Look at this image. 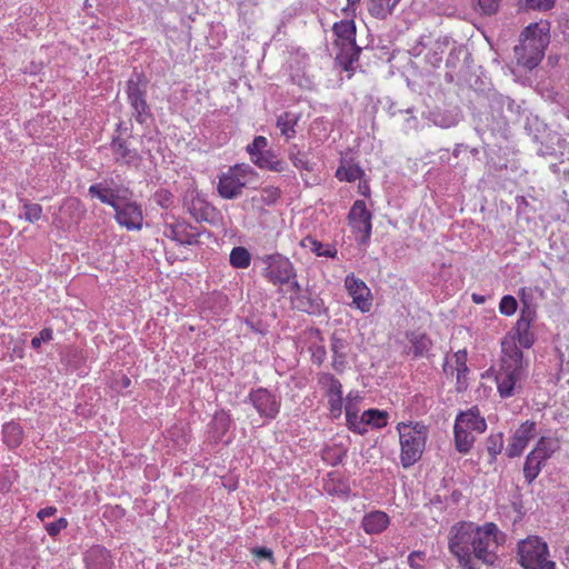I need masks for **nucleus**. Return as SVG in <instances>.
Returning <instances> with one entry per match:
<instances>
[{
  "mask_svg": "<svg viewBox=\"0 0 569 569\" xmlns=\"http://www.w3.org/2000/svg\"><path fill=\"white\" fill-rule=\"evenodd\" d=\"M500 536L493 522L459 521L448 532V549L462 569H481L497 561Z\"/></svg>",
  "mask_w": 569,
  "mask_h": 569,
  "instance_id": "obj_1",
  "label": "nucleus"
},
{
  "mask_svg": "<svg viewBox=\"0 0 569 569\" xmlns=\"http://www.w3.org/2000/svg\"><path fill=\"white\" fill-rule=\"evenodd\" d=\"M501 353L495 370V382L500 398L513 397L527 377L528 362L512 338L501 340Z\"/></svg>",
  "mask_w": 569,
  "mask_h": 569,
  "instance_id": "obj_2",
  "label": "nucleus"
},
{
  "mask_svg": "<svg viewBox=\"0 0 569 569\" xmlns=\"http://www.w3.org/2000/svg\"><path fill=\"white\" fill-rule=\"evenodd\" d=\"M549 43V28L539 23H530L521 34L520 44L515 47L518 64L528 70L536 68L543 58Z\"/></svg>",
  "mask_w": 569,
  "mask_h": 569,
  "instance_id": "obj_3",
  "label": "nucleus"
},
{
  "mask_svg": "<svg viewBox=\"0 0 569 569\" xmlns=\"http://www.w3.org/2000/svg\"><path fill=\"white\" fill-rule=\"evenodd\" d=\"M400 461L409 468L420 460L428 438V427L421 421L399 422Z\"/></svg>",
  "mask_w": 569,
  "mask_h": 569,
  "instance_id": "obj_4",
  "label": "nucleus"
},
{
  "mask_svg": "<svg viewBox=\"0 0 569 569\" xmlns=\"http://www.w3.org/2000/svg\"><path fill=\"white\" fill-rule=\"evenodd\" d=\"M333 48L337 50L336 62L347 72L353 71L361 48L357 46V28L353 19L340 20L332 26Z\"/></svg>",
  "mask_w": 569,
  "mask_h": 569,
  "instance_id": "obj_5",
  "label": "nucleus"
},
{
  "mask_svg": "<svg viewBox=\"0 0 569 569\" xmlns=\"http://www.w3.org/2000/svg\"><path fill=\"white\" fill-rule=\"evenodd\" d=\"M487 422L477 406L458 413L453 426L455 447L458 452L468 453L476 441L475 433H483Z\"/></svg>",
  "mask_w": 569,
  "mask_h": 569,
  "instance_id": "obj_6",
  "label": "nucleus"
},
{
  "mask_svg": "<svg viewBox=\"0 0 569 569\" xmlns=\"http://www.w3.org/2000/svg\"><path fill=\"white\" fill-rule=\"evenodd\" d=\"M518 556L523 569H556L547 542L538 536H529L521 540L518 543Z\"/></svg>",
  "mask_w": 569,
  "mask_h": 569,
  "instance_id": "obj_7",
  "label": "nucleus"
},
{
  "mask_svg": "<svg viewBox=\"0 0 569 569\" xmlns=\"http://www.w3.org/2000/svg\"><path fill=\"white\" fill-rule=\"evenodd\" d=\"M269 147V141L263 136L254 137L253 141L246 147L251 162L259 169L272 172H283L287 169V162Z\"/></svg>",
  "mask_w": 569,
  "mask_h": 569,
  "instance_id": "obj_8",
  "label": "nucleus"
},
{
  "mask_svg": "<svg viewBox=\"0 0 569 569\" xmlns=\"http://www.w3.org/2000/svg\"><path fill=\"white\" fill-rule=\"evenodd\" d=\"M250 166L241 163L230 167L219 176L218 193L223 199H236L242 194L248 182V176L252 173Z\"/></svg>",
  "mask_w": 569,
  "mask_h": 569,
  "instance_id": "obj_9",
  "label": "nucleus"
},
{
  "mask_svg": "<svg viewBox=\"0 0 569 569\" xmlns=\"http://www.w3.org/2000/svg\"><path fill=\"white\" fill-rule=\"evenodd\" d=\"M263 262L266 267L262 274L274 286L287 284L297 277L293 263L280 253L267 256Z\"/></svg>",
  "mask_w": 569,
  "mask_h": 569,
  "instance_id": "obj_10",
  "label": "nucleus"
},
{
  "mask_svg": "<svg viewBox=\"0 0 569 569\" xmlns=\"http://www.w3.org/2000/svg\"><path fill=\"white\" fill-rule=\"evenodd\" d=\"M162 234L178 244L192 246L199 242L200 231L186 220L174 217L169 220V214H166Z\"/></svg>",
  "mask_w": 569,
  "mask_h": 569,
  "instance_id": "obj_11",
  "label": "nucleus"
},
{
  "mask_svg": "<svg viewBox=\"0 0 569 569\" xmlns=\"http://www.w3.org/2000/svg\"><path fill=\"white\" fill-rule=\"evenodd\" d=\"M537 317L536 310L525 302L520 311V316L513 327V332L508 333L505 338H512L519 348L529 349L536 341L531 326Z\"/></svg>",
  "mask_w": 569,
  "mask_h": 569,
  "instance_id": "obj_12",
  "label": "nucleus"
},
{
  "mask_svg": "<svg viewBox=\"0 0 569 569\" xmlns=\"http://www.w3.org/2000/svg\"><path fill=\"white\" fill-rule=\"evenodd\" d=\"M317 380L328 400V410L331 417L335 419L340 418L343 409L342 385L340 380L330 372L318 373Z\"/></svg>",
  "mask_w": 569,
  "mask_h": 569,
  "instance_id": "obj_13",
  "label": "nucleus"
},
{
  "mask_svg": "<svg viewBox=\"0 0 569 569\" xmlns=\"http://www.w3.org/2000/svg\"><path fill=\"white\" fill-rule=\"evenodd\" d=\"M127 96L136 120L143 123L149 116V106L146 100V79L142 73H137L134 78L128 80Z\"/></svg>",
  "mask_w": 569,
  "mask_h": 569,
  "instance_id": "obj_14",
  "label": "nucleus"
},
{
  "mask_svg": "<svg viewBox=\"0 0 569 569\" xmlns=\"http://www.w3.org/2000/svg\"><path fill=\"white\" fill-rule=\"evenodd\" d=\"M345 288L352 298V307L363 313L371 310L373 296L363 280L356 277L353 273L347 274L345 278Z\"/></svg>",
  "mask_w": 569,
  "mask_h": 569,
  "instance_id": "obj_15",
  "label": "nucleus"
},
{
  "mask_svg": "<svg viewBox=\"0 0 569 569\" xmlns=\"http://www.w3.org/2000/svg\"><path fill=\"white\" fill-rule=\"evenodd\" d=\"M372 213L363 200H356L348 213L349 226L352 232L360 234V242L366 243L372 230Z\"/></svg>",
  "mask_w": 569,
  "mask_h": 569,
  "instance_id": "obj_16",
  "label": "nucleus"
},
{
  "mask_svg": "<svg viewBox=\"0 0 569 569\" xmlns=\"http://www.w3.org/2000/svg\"><path fill=\"white\" fill-rule=\"evenodd\" d=\"M249 400L258 413L267 419H274L279 413L280 400L264 388H258L249 393Z\"/></svg>",
  "mask_w": 569,
  "mask_h": 569,
  "instance_id": "obj_17",
  "label": "nucleus"
},
{
  "mask_svg": "<svg viewBox=\"0 0 569 569\" xmlns=\"http://www.w3.org/2000/svg\"><path fill=\"white\" fill-rule=\"evenodd\" d=\"M116 221L127 230H141L143 223V213L141 206L134 201L118 203L114 208Z\"/></svg>",
  "mask_w": 569,
  "mask_h": 569,
  "instance_id": "obj_18",
  "label": "nucleus"
},
{
  "mask_svg": "<svg viewBox=\"0 0 569 569\" xmlns=\"http://www.w3.org/2000/svg\"><path fill=\"white\" fill-rule=\"evenodd\" d=\"M537 425L535 421L526 420L515 431L509 440L506 453L509 458H516L522 455L529 441L535 437Z\"/></svg>",
  "mask_w": 569,
  "mask_h": 569,
  "instance_id": "obj_19",
  "label": "nucleus"
},
{
  "mask_svg": "<svg viewBox=\"0 0 569 569\" xmlns=\"http://www.w3.org/2000/svg\"><path fill=\"white\" fill-rule=\"evenodd\" d=\"M183 204L197 221H209L214 212V208L197 189L186 192Z\"/></svg>",
  "mask_w": 569,
  "mask_h": 569,
  "instance_id": "obj_20",
  "label": "nucleus"
},
{
  "mask_svg": "<svg viewBox=\"0 0 569 569\" xmlns=\"http://www.w3.org/2000/svg\"><path fill=\"white\" fill-rule=\"evenodd\" d=\"M83 212L81 201L77 198H69L59 208V214L54 221H58L61 228H69L80 221Z\"/></svg>",
  "mask_w": 569,
  "mask_h": 569,
  "instance_id": "obj_21",
  "label": "nucleus"
},
{
  "mask_svg": "<svg viewBox=\"0 0 569 569\" xmlns=\"http://www.w3.org/2000/svg\"><path fill=\"white\" fill-rule=\"evenodd\" d=\"M110 148L116 162L119 164L137 166L141 160L138 150L130 148L128 142L120 137L111 141Z\"/></svg>",
  "mask_w": 569,
  "mask_h": 569,
  "instance_id": "obj_22",
  "label": "nucleus"
},
{
  "mask_svg": "<svg viewBox=\"0 0 569 569\" xmlns=\"http://www.w3.org/2000/svg\"><path fill=\"white\" fill-rule=\"evenodd\" d=\"M390 525V517L381 510H375L362 517L361 526L366 533L378 535L385 531Z\"/></svg>",
  "mask_w": 569,
  "mask_h": 569,
  "instance_id": "obj_23",
  "label": "nucleus"
},
{
  "mask_svg": "<svg viewBox=\"0 0 569 569\" xmlns=\"http://www.w3.org/2000/svg\"><path fill=\"white\" fill-rule=\"evenodd\" d=\"M87 569H111L112 559L109 550L102 546H94L90 548L84 557Z\"/></svg>",
  "mask_w": 569,
  "mask_h": 569,
  "instance_id": "obj_24",
  "label": "nucleus"
},
{
  "mask_svg": "<svg viewBox=\"0 0 569 569\" xmlns=\"http://www.w3.org/2000/svg\"><path fill=\"white\" fill-rule=\"evenodd\" d=\"M406 337L412 346L415 357L427 355L433 346L431 338L425 332L410 331L407 332Z\"/></svg>",
  "mask_w": 569,
  "mask_h": 569,
  "instance_id": "obj_25",
  "label": "nucleus"
},
{
  "mask_svg": "<svg viewBox=\"0 0 569 569\" xmlns=\"http://www.w3.org/2000/svg\"><path fill=\"white\" fill-rule=\"evenodd\" d=\"M467 358H468V353H467L466 349L458 350L453 355V360H455L453 370L456 371L457 390L458 391H462L467 388V375L469 373V368L467 366Z\"/></svg>",
  "mask_w": 569,
  "mask_h": 569,
  "instance_id": "obj_26",
  "label": "nucleus"
},
{
  "mask_svg": "<svg viewBox=\"0 0 569 569\" xmlns=\"http://www.w3.org/2000/svg\"><path fill=\"white\" fill-rule=\"evenodd\" d=\"M300 246L305 249L310 250L318 257L336 258L337 249L332 244H323L311 236L305 237L300 241Z\"/></svg>",
  "mask_w": 569,
  "mask_h": 569,
  "instance_id": "obj_27",
  "label": "nucleus"
},
{
  "mask_svg": "<svg viewBox=\"0 0 569 569\" xmlns=\"http://www.w3.org/2000/svg\"><path fill=\"white\" fill-rule=\"evenodd\" d=\"M281 197V190L274 186L263 187L258 194L252 197V203L258 209H262L264 206L274 204Z\"/></svg>",
  "mask_w": 569,
  "mask_h": 569,
  "instance_id": "obj_28",
  "label": "nucleus"
},
{
  "mask_svg": "<svg viewBox=\"0 0 569 569\" xmlns=\"http://www.w3.org/2000/svg\"><path fill=\"white\" fill-rule=\"evenodd\" d=\"M560 448V442L558 438L552 437H541L535 448L530 451L535 456L540 457L542 460L549 459L556 451Z\"/></svg>",
  "mask_w": 569,
  "mask_h": 569,
  "instance_id": "obj_29",
  "label": "nucleus"
},
{
  "mask_svg": "<svg viewBox=\"0 0 569 569\" xmlns=\"http://www.w3.org/2000/svg\"><path fill=\"white\" fill-rule=\"evenodd\" d=\"M4 443L13 449L21 445L23 440L22 427L14 421L7 422L2 428Z\"/></svg>",
  "mask_w": 569,
  "mask_h": 569,
  "instance_id": "obj_30",
  "label": "nucleus"
},
{
  "mask_svg": "<svg viewBox=\"0 0 569 569\" xmlns=\"http://www.w3.org/2000/svg\"><path fill=\"white\" fill-rule=\"evenodd\" d=\"M276 126L280 130L281 136L286 140H290L296 136L297 118L289 112H283L277 118Z\"/></svg>",
  "mask_w": 569,
  "mask_h": 569,
  "instance_id": "obj_31",
  "label": "nucleus"
},
{
  "mask_svg": "<svg viewBox=\"0 0 569 569\" xmlns=\"http://www.w3.org/2000/svg\"><path fill=\"white\" fill-rule=\"evenodd\" d=\"M343 349V340L333 336L331 339V351L333 353L331 366L337 372H342L345 370L346 355Z\"/></svg>",
  "mask_w": 569,
  "mask_h": 569,
  "instance_id": "obj_32",
  "label": "nucleus"
},
{
  "mask_svg": "<svg viewBox=\"0 0 569 569\" xmlns=\"http://www.w3.org/2000/svg\"><path fill=\"white\" fill-rule=\"evenodd\" d=\"M545 460L529 452L523 465V476L528 483H531L540 473Z\"/></svg>",
  "mask_w": 569,
  "mask_h": 569,
  "instance_id": "obj_33",
  "label": "nucleus"
},
{
  "mask_svg": "<svg viewBox=\"0 0 569 569\" xmlns=\"http://www.w3.org/2000/svg\"><path fill=\"white\" fill-rule=\"evenodd\" d=\"M363 176V170L355 163L341 164L336 171L339 181L353 182Z\"/></svg>",
  "mask_w": 569,
  "mask_h": 569,
  "instance_id": "obj_34",
  "label": "nucleus"
},
{
  "mask_svg": "<svg viewBox=\"0 0 569 569\" xmlns=\"http://www.w3.org/2000/svg\"><path fill=\"white\" fill-rule=\"evenodd\" d=\"M229 262L236 269H246L251 263V254L244 247H234L230 252Z\"/></svg>",
  "mask_w": 569,
  "mask_h": 569,
  "instance_id": "obj_35",
  "label": "nucleus"
},
{
  "mask_svg": "<svg viewBox=\"0 0 569 569\" xmlns=\"http://www.w3.org/2000/svg\"><path fill=\"white\" fill-rule=\"evenodd\" d=\"M89 193L98 198L102 203L111 206L113 209L119 203L112 189L104 188L101 184H92L89 187Z\"/></svg>",
  "mask_w": 569,
  "mask_h": 569,
  "instance_id": "obj_36",
  "label": "nucleus"
},
{
  "mask_svg": "<svg viewBox=\"0 0 569 569\" xmlns=\"http://www.w3.org/2000/svg\"><path fill=\"white\" fill-rule=\"evenodd\" d=\"M368 11L375 18L386 19L392 8L383 0H368Z\"/></svg>",
  "mask_w": 569,
  "mask_h": 569,
  "instance_id": "obj_37",
  "label": "nucleus"
},
{
  "mask_svg": "<svg viewBox=\"0 0 569 569\" xmlns=\"http://www.w3.org/2000/svg\"><path fill=\"white\" fill-rule=\"evenodd\" d=\"M366 417L369 419L371 428L381 429L388 425L389 415L387 411L379 409L366 410Z\"/></svg>",
  "mask_w": 569,
  "mask_h": 569,
  "instance_id": "obj_38",
  "label": "nucleus"
},
{
  "mask_svg": "<svg viewBox=\"0 0 569 569\" xmlns=\"http://www.w3.org/2000/svg\"><path fill=\"white\" fill-rule=\"evenodd\" d=\"M503 447L502 433L490 435L486 440V448L490 455V461H495L497 456L501 452Z\"/></svg>",
  "mask_w": 569,
  "mask_h": 569,
  "instance_id": "obj_39",
  "label": "nucleus"
},
{
  "mask_svg": "<svg viewBox=\"0 0 569 569\" xmlns=\"http://www.w3.org/2000/svg\"><path fill=\"white\" fill-rule=\"evenodd\" d=\"M289 159L297 169L307 171L311 170L308 156L303 151L297 150L296 146L290 149Z\"/></svg>",
  "mask_w": 569,
  "mask_h": 569,
  "instance_id": "obj_40",
  "label": "nucleus"
},
{
  "mask_svg": "<svg viewBox=\"0 0 569 569\" xmlns=\"http://www.w3.org/2000/svg\"><path fill=\"white\" fill-rule=\"evenodd\" d=\"M23 213L27 221L34 223L42 217V207L39 203L26 201L23 203Z\"/></svg>",
  "mask_w": 569,
  "mask_h": 569,
  "instance_id": "obj_41",
  "label": "nucleus"
},
{
  "mask_svg": "<svg viewBox=\"0 0 569 569\" xmlns=\"http://www.w3.org/2000/svg\"><path fill=\"white\" fill-rule=\"evenodd\" d=\"M153 201L161 208L168 209L172 207L174 197L168 189H158L153 194Z\"/></svg>",
  "mask_w": 569,
  "mask_h": 569,
  "instance_id": "obj_42",
  "label": "nucleus"
},
{
  "mask_svg": "<svg viewBox=\"0 0 569 569\" xmlns=\"http://www.w3.org/2000/svg\"><path fill=\"white\" fill-rule=\"evenodd\" d=\"M518 302L513 296L506 295L499 302V311L501 315L510 317L516 313Z\"/></svg>",
  "mask_w": 569,
  "mask_h": 569,
  "instance_id": "obj_43",
  "label": "nucleus"
},
{
  "mask_svg": "<svg viewBox=\"0 0 569 569\" xmlns=\"http://www.w3.org/2000/svg\"><path fill=\"white\" fill-rule=\"evenodd\" d=\"M362 397L359 391H350L346 397L345 413L359 412Z\"/></svg>",
  "mask_w": 569,
  "mask_h": 569,
  "instance_id": "obj_44",
  "label": "nucleus"
},
{
  "mask_svg": "<svg viewBox=\"0 0 569 569\" xmlns=\"http://www.w3.org/2000/svg\"><path fill=\"white\" fill-rule=\"evenodd\" d=\"M52 339L53 330L51 328H43L37 337L31 339V347L38 350L43 342H50Z\"/></svg>",
  "mask_w": 569,
  "mask_h": 569,
  "instance_id": "obj_45",
  "label": "nucleus"
},
{
  "mask_svg": "<svg viewBox=\"0 0 569 569\" xmlns=\"http://www.w3.org/2000/svg\"><path fill=\"white\" fill-rule=\"evenodd\" d=\"M67 527L68 520L61 517L53 522L47 523L46 531L48 532L49 536L56 537L61 532V530L66 529Z\"/></svg>",
  "mask_w": 569,
  "mask_h": 569,
  "instance_id": "obj_46",
  "label": "nucleus"
},
{
  "mask_svg": "<svg viewBox=\"0 0 569 569\" xmlns=\"http://www.w3.org/2000/svg\"><path fill=\"white\" fill-rule=\"evenodd\" d=\"M500 0H478V7L482 14L491 16L498 11Z\"/></svg>",
  "mask_w": 569,
  "mask_h": 569,
  "instance_id": "obj_47",
  "label": "nucleus"
},
{
  "mask_svg": "<svg viewBox=\"0 0 569 569\" xmlns=\"http://www.w3.org/2000/svg\"><path fill=\"white\" fill-rule=\"evenodd\" d=\"M359 412L346 413L347 427L355 433H361L362 425L359 422Z\"/></svg>",
  "mask_w": 569,
  "mask_h": 569,
  "instance_id": "obj_48",
  "label": "nucleus"
},
{
  "mask_svg": "<svg viewBox=\"0 0 569 569\" xmlns=\"http://www.w3.org/2000/svg\"><path fill=\"white\" fill-rule=\"evenodd\" d=\"M556 0H526L528 8L533 10L547 11L555 6Z\"/></svg>",
  "mask_w": 569,
  "mask_h": 569,
  "instance_id": "obj_49",
  "label": "nucleus"
},
{
  "mask_svg": "<svg viewBox=\"0 0 569 569\" xmlns=\"http://www.w3.org/2000/svg\"><path fill=\"white\" fill-rule=\"evenodd\" d=\"M426 560V553L422 551H412L408 556V563L412 569H422Z\"/></svg>",
  "mask_w": 569,
  "mask_h": 569,
  "instance_id": "obj_50",
  "label": "nucleus"
},
{
  "mask_svg": "<svg viewBox=\"0 0 569 569\" xmlns=\"http://www.w3.org/2000/svg\"><path fill=\"white\" fill-rule=\"evenodd\" d=\"M214 422L218 423L221 429H222V432L224 433L228 429H229V426H230V418L228 415L226 413H217L214 416Z\"/></svg>",
  "mask_w": 569,
  "mask_h": 569,
  "instance_id": "obj_51",
  "label": "nucleus"
},
{
  "mask_svg": "<svg viewBox=\"0 0 569 569\" xmlns=\"http://www.w3.org/2000/svg\"><path fill=\"white\" fill-rule=\"evenodd\" d=\"M252 553L258 558H264L269 560H273V553L270 549L266 547L254 548Z\"/></svg>",
  "mask_w": 569,
  "mask_h": 569,
  "instance_id": "obj_52",
  "label": "nucleus"
},
{
  "mask_svg": "<svg viewBox=\"0 0 569 569\" xmlns=\"http://www.w3.org/2000/svg\"><path fill=\"white\" fill-rule=\"evenodd\" d=\"M57 508L53 506H49L46 508H42L38 511L37 517L43 521L46 518L52 517L57 513Z\"/></svg>",
  "mask_w": 569,
  "mask_h": 569,
  "instance_id": "obj_53",
  "label": "nucleus"
},
{
  "mask_svg": "<svg viewBox=\"0 0 569 569\" xmlns=\"http://www.w3.org/2000/svg\"><path fill=\"white\" fill-rule=\"evenodd\" d=\"M348 6L342 9V11L346 13V16L353 17L356 14V10L360 3V0H347Z\"/></svg>",
  "mask_w": 569,
  "mask_h": 569,
  "instance_id": "obj_54",
  "label": "nucleus"
},
{
  "mask_svg": "<svg viewBox=\"0 0 569 569\" xmlns=\"http://www.w3.org/2000/svg\"><path fill=\"white\" fill-rule=\"evenodd\" d=\"M326 358V349L325 347H319L313 353H312V360L317 365H321Z\"/></svg>",
  "mask_w": 569,
  "mask_h": 569,
  "instance_id": "obj_55",
  "label": "nucleus"
},
{
  "mask_svg": "<svg viewBox=\"0 0 569 569\" xmlns=\"http://www.w3.org/2000/svg\"><path fill=\"white\" fill-rule=\"evenodd\" d=\"M359 422L362 425L360 435H365L368 431L369 426V419L366 417V410L360 415Z\"/></svg>",
  "mask_w": 569,
  "mask_h": 569,
  "instance_id": "obj_56",
  "label": "nucleus"
},
{
  "mask_svg": "<svg viewBox=\"0 0 569 569\" xmlns=\"http://www.w3.org/2000/svg\"><path fill=\"white\" fill-rule=\"evenodd\" d=\"M119 385L121 388H129L131 386V380L128 376L122 375L119 380Z\"/></svg>",
  "mask_w": 569,
  "mask_h": 569,
  "instance_id": "obj_57",
  "label": "nucleus"
},
{
  "mask_svg": "<svg viewBox=\"0 0 569 569\" xmlns=\"http://www.w3.org/2000/svg\"><path fill=\"white\" fill-rule=\"evenodd\" d=\"M472 300H473L476 303H483V302H485V297H482V296H478V295H473V296H472Z\"/></svg>",
  "mask_w": 569,
  "mask_h": 569,
  "instance_id": "obj_58",
  "label": "nucleus"
},
{
  "mask_svg": "<svg viewBox=\"0 0 569 569\" xmlns=\"http://www.w3.org/2000/svg\"><path fill=\"white\" fill-rule=\"evenodd\" d=\"M289 283H291L292 289H293L295 291H297V292H298V291H300V286H299V283H298V281L296 280V278H295V279H292Z\"/></svg>",
  "mask_w": 569,
  "mask_h": 569,
  "instance_id": "obj_59",
  "label": "nucleus"
},
{
  "mask_svg": "<svg viewBox=\"0 0 569 569\" xmlns=\"http://www.w3.org/2000/svg\"><path fill=\"white\" fill-rule=\"evenodd\" d=\"M566 561L569 563V546H568V549L566 550Z\"/></svg>",
  "mask_w": 569,
  "mask_h": 569,
  "instance_id": "obj_60",
  "label": "nucleus"
},
{
  "mask_svg": "<svg viewBox=\"0 0 569 569\" xmlns=\"http://www.w3.org/2000/svg\"><path fill=\"white\" fill-rule=\"evenodd\" d=\"M366 190H369V187L362 188V194H367Z\"/></svg>",
  "mask_w": 569,
  "mask_h": 569,
  "instance_id": "obj_61",
  "label": "nucleus"
},
{
  "mask_svg": "<svg viewBox=\"0 0 569 569\" xmlns=\"http://www.w3.org/2000/svg\"><path fill=\"white\" fill-rule=\"evenodd\" d=\"M366 190H369V187L362 188V194H367Z\"/></svg>",
  "mask_w": 569,
  "mask_h": 569,
  "instance_id": "obj_62",
  "label": "nucleus"
},
{
  "mask_svg": "<svg viewBox=\"0 0 569 569\" xmlns=\"http://www.w3.org/2000/svg\"><path fill=\"white\" fill-rule=\"evenodd\" d=\"M366 190H369V187L362 188V194H367Z\"/></svg>",
  "mask_w": 569,
  "mask_h": 569,
  "instance_id": "obj_63",
  "label": "nucleus"
}]
</instances>
